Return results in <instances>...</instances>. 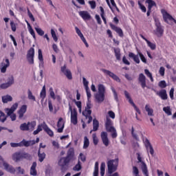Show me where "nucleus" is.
<instances>
[{"instance_id":"obj_1","label":"nucleus","mask_w":176,"mask_h":176,"mask_svg":"<svg viewBox=\"0 0 176 176\" xmlns=\"http://www.w3.org/2000/svg\"><path fill=\"white\" fill-rule=\"evenodd\" d=\"M118 166H119V158L114 160H109L107 162V168L109 174H113L116 170H118Z\"/></svg>"},{"instance_id":"obj_2","label":"nucleus","mask_w":176,"mask_h":176,"mask_svg":"<svg viewBox=\"0 0 176 176\" xmlns=\"http://www.w3.org/2000/svg\"><path fill=\"white\" fill-rule=\"evenodd\" d=\"M69 162L71 160L67 157H61L58 162V166L60 167V171L62 173H65L68 170L69 166Z\"/></svg>"},{"instance_id":"obj_3","label":"nucleus","mask_w":176,"mask_h":176,"mask_svg":"<svg viewBox=\"0 0 176 176\" xmlns=\"http://www.w3.org/2000/svg\"><path fill=\"white\" fill-rule=\"evenodd\" d=\"M154 21L156 27L155 34L157 38H162V36H163V34H164V29L163 28V26H162L160 21L157 18L155 17Z\"/></svg>"},{"instance_id":"obj_4","label":"nucleus","mask_w":176,"mask_h":176,"mask_svg":"<svg viewBox=\"0 0 176 176\" xmlns=\"http://www.w3.org/2000/svg\"><path fill=\"white\" fill-rule=\"evenodd\" d=\"M69 111L71 112V123L74 124V126L78 124V111L76 109H74L72 111L71 103H69Z\"/></svg>"},{"instance_id":"obj_5","label":"nucleus","mask_w":176,"mask_h":176,"mask_svg":"<svg viewBox=\"0 0 176 176\" xmlns=\"http://www.w3.org/2000/svg\"><path fill=\"white\" fill-rule=\"evenodd\" d=\"M35 45H32V47H30V50L28 51V54L26 55L27 60L29 64H34V57H35Z\"/></svg>"},{"instance_id":"obj_6","label":"nucleus","mask_w":176,"mask_h":176,"mask_svg":"<svg viewBox=\"0 0 176 176\" xmlns=\"http://www.w3.org/2000/svg\"><path fill=\"white\" fill-rule=\"evenodd\" d=\"M124 94L127 100H129V104L133 107L135 111L138 113L139 115H141V110L137 107V105H135V103H134V101H133V99H131V97L130 96V94L127 91H124Z\"/></svg>"},{"instance_id":"obj_7","label":"nucleus","mask_w":176,"mask_h":176,"mask_svg":"<svg viewBox=\"0 0 176 176\" xmlns=\"http://www.w3.org/2000/svg\"><path fill=\"white\" fill-rule=\"evenodd\" d=\"M162 13L163 14V19L165 23H167V24H169L168 23V20H169L170 21H173L175 24H176V19H174V17H173L171 14H168V12H167L166 10H162Z\"/></svg>"},{"instance_id":"obj_8","label":"nucleus","mask_w":176,"mask_h":176,"mask_svg":"<svg viewBox=\"0 0 176 176\" xmlns=\"http://www.w3.org/2000/svg\"><path fill=\"white\" fill-rule=\"evenodd\" d=\"M138 80V82L140 83V86L142 89H145V87H147L148 89H149V87L146 86V77L143 73H140L139 74Z\"/></svg>"},{"instance_id":"obj_9","label":"nucleus","mask_w":176,"mask_h":176,"mask_svg":"<svg viewBox=\"0 0 176 176\" xmlns=\"http://www.w3.org/2000/svg\"><path fill=\"white\" fill-rule=\"evenodd\" d=\"M102 72L104 73L105 75H108L110 78H113V80H116V82H120V78L119 76H118L116 74H115L113 72L107 70L105 69H101Z\"/></svg>"},{"instance_id":"obj_10","label":"nucleus","mask_w":176,"mask_h":176,"mask_svg":"<svg viewBox=\"0 0 176 176\" xmlns=\"http://www.w3.org/2000/svg\"><path fill=\"white\" fill-rule=\"evenodd\" d=\"M14 83V77H13V76H11L8 78L7 82L2 83L0 85V89H8V87H10V86H12V85H13Z\"/></svg>"},{"instance_id":"obj_11","label":"nucleus","mask_w":176,"mask_h":176,"mask_svg":"<svg viewBox=\"0 0 176 176\" xmlns=\"http://www.w3.org/2000/svg\"><path fill=\"white\" fill-rule=\"evenodd\" d=\"M60 71L65 75L66 78L69 79V80H72V73L71 70L67 69V65H64L63 67H60Z\"/></svg>"},{"instance_id":"obj_12","label":"nucleus","mask_w":176,"mask_h":176,"mask_svg":"<svg viewBox=\"0 0 176 176\" xmlns=\"http://www.w3.org/2000/svg\"><path fill=\"white\" fill-rule=\"evenodd\" d=\"M109 26L111 27V30H113V31H115V32H116V34H118L120 38H123V36H124L122 28L113 25L112 23H109Z\"/></svg>"},{"instance_id":"obj_13","label":"nucleus","mask_w":176,"mask_h":176,"mask_svg":"<svg viewBox=\"0 0 176 176\" xmlns=\"http://www.w3.org/2000/svg\"><path fill=\"white\" fill-rule=\"evenodd\" d=\"M144 145L146 146L147 152H150L151 155L153 156V154L155 153V150L153 149V146H152V144H151V142H149V140H148V138L145 139Z\"/></svg>"},{"instance_id":"obj_14","label":"nucleus","mask_w":176,"mask_h":176,"mask_svg":"<svg viewBox=\"0 0 176 176\" xmlns=\"http://www.w3.org/2000/svg\"><path fill=\"white\" fill-rule=\"evenodd\" d=\"M12 160L15 162V163H19L21 160H23L22 152L16 151L12 155Z\"/></svg>"},{"instance_id":"obj_15","label":"nucleus","mask_w":176,"mask_h":176,"mask_svg":"<svg viewBox=\"0 0 176 176\" xmlns=\"http://www.w3.org/2000/svg\"><path fill=\"white\" fill-rule=\"evenodd\" d=\"M157 96H158L159 97H160V98H162L164 100H166L168 98V96L167 95V91L166 89H162L160 91H156V90L153 89Z\"/></svg>"},{"instance_id":"obj_16","label":"nucleus","mask_w":176,"mask_h":176,"mask_svg":"<svg viewBox=\"0 0 176 176\" xmlns=\"http://www.w3.org/2000/svg\"><path fill=\"white\" fill-rule=\"evenodd\" d=\"M76 32L80 36L81 41H82L83 43H85L86 47H89V43H87V41H86V38H85V36H83V34L80 31V30L78 27H75Z\"/></svg>"},{"instance_id":"obj_17","label":"nucleus","mask_w":176,"mask_h":176,"mask_svg":"<svg viewBox=\"0 0 176 176\" xmlns=\"http://www.w3.org/2000/svg\"><path fill=\"white\" fill-rule=\"evenodd\" d=\"M100 137L103 142V144L105 146H108V145H109V139H108V133L107 132L102 131L100 134Z\"/></svg>"},{"instance_id":"obj_18","label":"nucleus","mask_w":176,"mask_h":176,"mask_svg":"<svg viewBox=\"0 0 176 176\" xmlns=\"http://www.w3.org/2000/svg\"><path fill=\"white\" fill-rule=\"evenodd\" d=\"M21 147L25 146L26 148H28V146H32L33 145H35V140H25V139H23L21 142Z\"/></svg>"},{"instance_id":"obj_19","label":"nucleus","mask_w":176,"mask_h":176,"mask_svg":"<svg viewBox=\"0 0 176 176\" xmlns=\"http://www.w3.org/2000/svg\"><path fill=\"white\" fill-rule=\"evenodd\" d=\"M79 16L82 17V19L86 21V20H90L91 19V15L87 11H80L79 12Z\"/></svg>"},{"instance_id":"obj_20","label":"nucleus","mask_w":176,"mask_h":176,"mask_svg":"<svg viewBox=\"0 0 176 176\" xmlns=\"http://www.w3.org/2000/svg\"><path fill=\"white\" fill-rule=\"evenodd\" d=\"M25 112H27V104H23L18 111L19 119H23V118L24 117V113H25Z\"/></svg>"},{"instance_id":"obj_21","label":"nucleus","mask_w":176,"mask_h":176,"mask_svg":"<svg viewBox=\"0 0 176 176\" xmlns=\"http://www.w3.org/2000/svg\"><path fill=\"white\" fill-rule=\"evenodd\" d=\"M5 170L8 171V173H10V174H16V168L13 167L12 165H9L8 163H4Z\"/></svg>"},{"instance_id":"obj_22","label":"nucleus","mask_w":176,"mask_h":176,"mask_svg":"<svg viewBox=\"0 0 176 176\" xmlns=\"http://www.w3.org/2000/svg\"><path fill=\"white\" fill-rule=\"evenodd\" d=\"M65 123L63 121V118H60L57 122L58 133H63L64 131Z\"/></svg>"},{"instance_id":"obj_23","label":"nucleus","mask_w":176,"mask_h":176,"mask_svg":"<svg viewBox=\"0 0 176 176\" xmlns=\"http://www.w3.org/2000/svg\"><path fill=\"white\" fill-rule=\"evenodd\" d=\"M5 61H6V63L3 62L1 63L2 67L1 68V72L2 74H5V72H6V69L10 65V62L9 61V60L8 58H6L5 60Z\"/></svg>"},{"instance_id":"obj_24","label":"nucleus","mask_w":176,"mask_h":176,"mask_svg":"<svg viewBox=\"0 0 176 176\" xmlns=\"http://www.w3.org/2000/svg\"><path fill=\"white\" fill-rule=\"evenodd\" d=\"M94 97L97 102H104V100H105V94H104L96 93L94 95Z\"/></svg>"},{"instance_id":"obj_25","label":"nucleus","mask_w":176,"mask_h":176,"mask_svg":"<svg viewBox=\"0 0 176 176\" xmlns=\"http://www.w3.org/2000/svg\"><path fill=\"white\" fill-rule=\"evenodd\" d=\"M43 129L45 131V133H47V134H48V135H50V137L54 136V133L53 132V131H52V129H50V128H49L47 124H46V122H43Z\"/></svg>"},{"instance_id":"obj_26","label":"nucleus","mask_w":176,"mask_h":176,"mask_svg":"<svg viewBox=\"0 0 176 176\" xmlns=\"http://www.w3.org/2000/svg\"><path fill=\"white\" fill-rule=\"evenodd\" d=\"M129 58H132L136 64H140V56H138V54H135L133 52H129Z\"/></svg>"},{"instance_id":"obj_27","label":"nucleus","mask_w":176,"mask_h":176,"mask_svg":"<svg viewBox=\"0 0 176 176\" xmlns=\"http://www.w3.org/2000/svg\"><path fill=\"white\" fill-rule=\"evenodd\" d=\"M36 174H38L36 172V162H34L30 168V175L36 176Z\"/></svg>"},{"instance_id":"obj_28","label":"nucleus","mask_w":176,"mask_h":176,"mask_svg":"<svg viewBox=\"0 0 176 176\" xmlns=\"http://www.w3.org/2000/svg\"><path fill=\"white\" fill-rule=\"evenodd\" d=\"M40 98H41V102H43L45 98H46V85H43L40 93Z\"/></svg>"},{"instance_id":"obj_29","label":"nucleus","mask_w":176,"mask_h":176,"mask_svg":"<svg viewBox=\"0 0 176 176\" xmlns=\"http://www.w3.org/2000/svg\"><path fill=\"white\" fill-rule=\"evenodd\" d=\"M98 127H100V122L95 118L93 120V130L91 131L90 133L92 131H97Z\"/></svg>"},{"instance_id":"obj_30","label":"nucleus","mask_w":176,"mask_h":176,"mask_svg":"<svg viewBox=\"0 0 176 176\" xmlns=\"http://www.w3.org/2000/svg\"><path fill=\"white\" fill-rule=\"evenodd\" d=\"M10 101H13V98H12L10 95L2 96V102L3 104H8V102H10Z\"/></svg>"},{"instance_id":"obj_31","label":"nucleus","mask_w":176,"mask_h":176,"mask_svg":"<svg viewBox=\"0 0 176 176\" xmlns=\"http://www.w3.org/2000/svg\"><path fill=\"white\" fill-rule=\"evenodd\" d=\"M26 21L30 34L33 36L34 39H36V36H35V32L34 31V29H32V27H31V24H30V22H28V21Z\"/></svg>"},{"instance_id":"obj_32","label":"nucleus","mask_w":176,"mask_h":176,"mask_svg":"<svg viewBox=\"0 0 176 176\" xmlns=\"http://www.w3.org/2000/svg\"><path fill=\"white\" fill-rule=\"evenodd\" d=\"M144 109L147 112L148 116H153V109L151 108L149 104H146Z\"/></svg>"},{"instance_id":"obj_33","label":"nucleus","mask_w":176,"mask_h":176,"mask_svg":"<svg viewBox=\"0 0 176 176\" xmlns=\"http://www.w3.org/2000/svg\"><path fill=\"white\" fill-rule=\"evenodd\" d=\"M74 155H75L74 148H70L67 151V155L66 157H68L70 160H72V159H74Z\"/></svg>"},{"instance_id":"obj_34","label":"nucleus","mask_w":176,"mask_h":176,"mask_svg":"<svg viewBox=\"0 0 176 176\" xmlns=\"http://www.w3.org/2000/svg\"><path fill=\"white\" fill-rule=\"evenodd\" d=\"M28 126L29 127V131H34L35 126H36V121L28 122Z\"/></svg>"},{"instance_id":"obj_35","label":"nucleus","mask_w":176,"mask_h":176,"mask_svg":"<svg viewBox=\"0 0 176 176\" xmlns=\"http://www.w3.org/2000/svg\"><path fill=\"white\" fill-rule=\"evenodd\" d=\"M38 161L42 163V162H43V160H45V159L46 158V153H41V149H39L38 151Z\"/></svg>"},{"instance_id":"obj_36","label":"nucleus","mask_w":176,"mask_h":176,"mask_svg":"<svg viewBox=\"0 0 176 176\" xmlns=\"http://www.w3.org/2000/svg\"><path fill=\"white\" fill-rule=\"evenodd\" d=\"M23 159H25V160H32V155L28 153L22 152V160Z\"/></svg>"},{"instance_id":"obj_37","label":"nucleus","mask_w":176,"mask_h":176,"mask_svg":"<svg viewBox=\"0 0 176 176\" xmlns=\"http://www.w3.org/2000/svg\"><path fill=\"white\" fill-rule=\"evenodd\" d=\"M146 3H148L147 9L152 10L153 6H157L156 2H155L153 0H146Z\"/></svg>"},{"instance_id":"obj_38","label":"nucleus","mask_w":176,"mask_h":176,"mask_svg":"<svg viewBox=\"0 0 176 176\" xmlns=\"http://www.w3.org/2000/svg\"><path fill=\"white\" fill-rule=\"evenodd\" d=\"M19 129L21 131H30L28 123H23L20 125Z\"/></svg>"},{"instance_id":"obj_39","label":"nucleus","mask_w":176,"mask_h":176,"mask_svg":"<svg viewBox=\"0 0 176 176\" xmlns=\"http://www.w3.org/2000/svg\"><path fill=\"white\" fill-rule=\"evenodd\" d=\"M90 145V141H89V138L87 136L84 137V144H83V149H87L89 146Z\"/></svg>"},{"instance_id":"obj_40","label":"nucleus","mask_w":176,"mask_h":176,"mask_svg":"<svg viewBox=\"0 0 176 176\" xmlns=\"http://www.w3.org/2000/svg\"><path fill=\"white\" fill-rule=\"evenodd\" d=\"M114 53L116 60L120 61V48H114Z\"/></svg>"},{"instance_id":"obj_41","label":"nucleus","mask_w":176,"mask_h":176,"mask_svg":"<svg viewBox=\"0 0 176 176\" xmlns=\"http://www.w3.org/2000/svg\"><path fill=\"white\" fill-rule=\"evenodd\" d=\"M100 16L102 17V19L103 20L104 23L107 24V19L104 16L105 12L104 11V8H102V6H100Z\"/></svg>"},{"instance_id":"obj_42","label":"nucleus","mask_w":176,"mask_h":176,"mask_svg":"<svg viewBox=\"0 0 176 176\" xmlns=\"http://www.w3.org/2000/svg\"><path fill=\"white\" fill-rule=\"evenodd\" d=\"M6 119H8V116H6L5 113L0 110V122L4 123L6 121Z\"/></svg>"},{"instance_id":"obj_43","label":"nucleus","mask_w":176,"mask_h":176,"mask_svg":"<svg viewBox=\"0 0 176 176\" xmlns=\"http://www.w3.org/2000/svg\"><path fill=\"white\" fill-rule=\"evenodd\" d=\"M43 129V123L41 124H38L36 130L34 131L33 132L34 135H36V134H39V133L42 131Z\"/></svg>"},{"instance_id":"obj_44","label":"nucleus","mask_w":176,"mask_h":176,"mask_svg":"<svg viewBox=\"0 0 176 176\" xmlns=\"http://www.w3.org/2000/svg\"><path fill=\"white\" fill-rule=\"evenodd\" d=\"M98 93L100 94H105V86L102 84L98 85Z\"/></svg>"},{"instance_id":"obj_45","label":"nucleus","mask_w":176,"mask_h":176,"mask_svg":"<svg viewBox=\"0 0 176 176\" xmlns=\"http://www.w3.org/2000/svg\"><path fill=\"white\" fill-rule=\"evenodd\" d=\"M38 58L42 65H43V55L42 54V50L38 49Z\"/></svg>"},{"instance_id":"obj_46","label":"nucleus","mask_w":176,"mask_h":176,"mask_svg":"<svg viewBox=\"0 0 176 176\" xmlns=\"http://www.w3.org/2000/svg\"><path fill=\"white\" fill-rule=\"evenodd\" d=\"M74 171H80L82 170V165L80 164V161L78 162V164L75 165L73 168Z\"/></svg>"},{"instance_id":"obj_47","label":"nucleus","mask_w":176,"mask_h":176,"mask_svg":"<svg viewBox=\"0 0 176 176\" xmlns=\"http://www.w3.org/2000/svg\"><path fill=\"white\" fill-rule=\"evenodd\" d=\"M34 30L40 36H43L45 35V31H43L41 28H35Z\"/></svg>"},{"instance_id":"obj_48","label":"nucleus","mask_w":176,"mask_h":176,"mask_svg":"<svg viewBox=\"0 0 176 176\" xmlns=\"http://www.w3.org/2000/svg\"><path fill=\"white\" fill-rule=\"evenodd\" d=\"M158 86L161 89H166V87H167V83L166 82V80H163L159 82Z\"/></svg>"},{"instance_id":"obj_49","label":"nucleus","mask_w":176,"mask_h":176,"mask_svg":"<svg viewBox=\"0 0 176 176\" xmlns=\"http://www.w3.org/2000/svg\"><path fill=\"white\" fill-rule=\"evenodd\" d=\"M142 171L145 176H149V173L148 172V166H146V164H143Z\"/></svg>"},{"instance_id":"obj_50","label":"nucleus","mask_w":176,"mask_h":176,"mask_svg":"<svg viewBox=\"0 0 176 176\" xmlns=\"http://www.w3.org/2000/svg\"><path fill=\"white\" fill-rule=\"evenodd\" d=\"M28 97L29 100H32V101H36L35 96H34V95H32V92L30 89H28Z\"/></svg>"},{"instance_id":"obj_51","label":"nucleus","mask_w":176,"mask_h":176,"mask_svg":"<svg viewBox=\"0 0 176 176\" xmlns=\"http://www.w3.org/2000/svg\"><path fill=\"white\" fill-rule=\"evenodd\" d=\"M85 90L87 93V101H90V98H91V92L90 91V88L87 87H85Z\"/></svg>"},{"instance_id":"obj_52","label":"nucleus","mask_w":176,"mask_h":176,"mask_svg":"<svg viewBox=\"0 0 176 176\" xmlns=\"http://www.w3.org/2000/svg\"><path fill=\"white\" fill-rule=\"evenodd\" d=\"M148 47L151 49V50H155L156 49V44L149 41V40L146 42Z\"/></svg>"},{"instance_id":"obj_53","label":"nucleus","mask_w":176,"mask_h":176,"mask_svg":"<svg viewBox=\"0 0 176 176\" xmlns=\"http://www.w3.org/2000/svg\"><path fill=\"white\" fill-rule=\"evenodd\" d=\"M163 111L164 112H165V113H167L168 116H171L172 113H171V109H170V107H164Z\"/></svg>"},{"instance_id":"obj_54","label":"nucleus","mask_w":176,"mask_h":176,"mask_svg":"<svg viewBox=\"0 0 176 176\" xmlns=\"http://www.w3.org/2000/svg\"><path fill=\"white\" fill-rule=\"evenodd\" d=\"M138 5H139V8L140 9L142 10V12H143V13H146V7H145V6H144L142 3H141V1H138Z\"/></svg>"},{"instance_id":"obj_55","label":"nucleus","mask_w":176,"mask_h":176,"mask_svg":"<svg viewBox=\"0 0 176 176\" xmlns=\"http://www.w3.org/2000/svg\"><path fill=\"white\" fill-rule=\"evenodd\" d=\"M111 91H113L114 100H116V102H119V98L118 97V93L116 92V90H115V88L111 87Z\"/></svg>"},{"instance_id":"obj_56","label":"nucleus","mask_w":176,"mask_h":176,"mask_svg":"<svg viewBox=\"0 0 176 176\" xmlns=\"http://www.w3.org/2000/svg\"><path fill=\"white\" fill-rule=\"evenodd\" d=\"M94 176H98V162L95 163Z\"/></svg>"},{"instance_id":"obj_57","label":"nucleus","mask_w":176,"mask_h":176,"mask_svg":"<svg viewBox=\"0 0 176 176\" xmlns=\"http://www.w3.org/2000/svg\"><path fill=\"white\" fill-rule=\"evenodd\" d=\"M51 34L54 42H57V41H58V38H57V35H56V32L54 31V30H51Z\"/></svg>"},{"instance_id":"obj_58","label":"nucleus","mask_w":176,"mask_h":176,"mask_svg":"<svg viewBox=\"0 0 176 176\" xmlns=\"http://www.w3.org/2000/svg\"><path fill=\"white\" fill-rule=\"evenodd\" d=\"M131 135L134 140H136V141H138L140 140L137 133H134V126H132L131 128Z\"/></svg>"},{"instance_id":"obj_59","label":"nucleus","mask_w":176,"mask_h":176,"mask_svg":"<svg viewBox=\"0 0 176 176\" xmlns=\"http://www.w3.org/2000/svg\"><path fill=\"white\" fill-rule=\"evenodd\" d=\"M93 138V142L94 145H98V138H97V135L96 133H94L92 135Z\"/></svg>"},{"instance_id":"obj_60","label":"nucleus","mask_w":176,"mask_h":176,"mask_svg":"<svg viewBox=\"0 0 176 176\" xmlns=\"http://www.w3.org/2000/svg\"><path fill=\"white\" fill-rule=\"evenodd\" d=\"M91 110H87L85 111H82V116H85L86 118H89V116H91Z\"/></svg>"},{"instance_id":"obj_61","label":"nucleus","mask_w":176,"mask_h":176,"mask_svg":"<svg viewBox=\"0 0 176 176\" xmlns=\"http://www.w3.org/2000/svg\"><path fill=\"white\" fill-rule=\"evenodd\" d=\"M138 56L140 57L141 61H142V63H144V64H146V58H145L144 54L141 52H138Z\"/></svg>"},{"instance_id":"obj_62","label":"nucleus","mask_w":176,"mask_h":176,"mask_svg":"<svg viewBox=\"0 0 176 176\" xmlns=\"http://www.w3.org/2000/svg\"><path fill=\"white\" fill-rule=\"evenodd\" d=\"M50 96L53 100H56V94L54 91H53V87L50 88Z\"/></svg>"},{"instance_id":"obj_63","label":"nucleus","mask_w":176,"mask_h":176,"mask_svg":"<svg viewBox=\"0 0 176 176\" xmlns=\"http://www.w3.org/2000/svg\"><path fill=\"white\" fill-rule=\"evenodd\" d=\"M106 131H108V133H112V131H115V127L112 126V125H109L107 126H105Z\"/></svg>"},{"instance_id":"obj_64","label":"nucleus","mask_w":176,"mask_h":176,"mask_svg":"<svg viewBox=\"0 0 176 176\" xmlns=\"http://www.w3.org/2000/svg\"><path fill=\"white\" fill-rule=\"evenodd\" d=\"M16 170H17V174H24V169L21 168V166L16 167Z\"/></svg>"}]
</instances>
